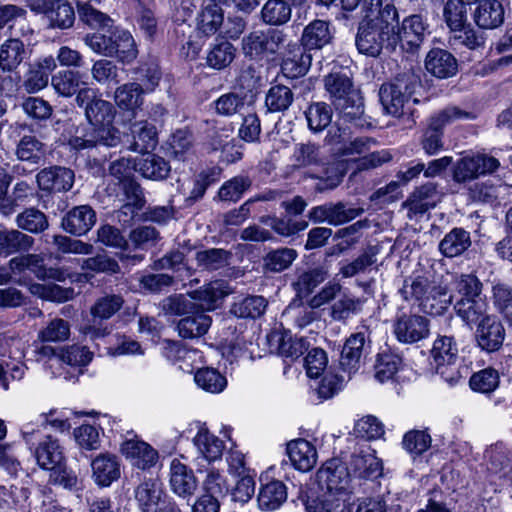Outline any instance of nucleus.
<instances>
[{"mask_svg":"<svg viewBox=\"0 0 512 512\" xmlns=\"http://www.w3.org/2000/svg\"><path fill=\"white\" fill-rule=\"evenodd\" d=\"M116 110L112 103L102 98L94 100L85 109V117L92 126L83 135H75L69 145L75 150H84L104 145L115 147L120 143V132L113 126Z\"/></svg>","mask_w":512,"mask_h":512,"instance_id":"obj_1","label":"nucleus"},{"mask_svg":"<svg viewBox=\"0 0 512 512\" xmlns=\"http://www.w3.org/2000/svg\"><path fill=\"white\" fill-rule=\"evenodd\" d=\"M324 88L343 123L359 129L369 126L364 115L363 98L354 89L350 77L342 72H331L324 78Z\"/></svg>","mask_w":512,"mask_h":512,"instance_id":"obj_2","label":"nucleus"},{"mask_svg":"<svg viewBox=\"0 0 512 512\" xmlns=\"http://www.w3.org/2000/svg\"><path fill=\"white\" fill-rule=\"evenodd\" d=\"M419 85L417 77L410 72L399 74L393 80L383 83L379 89V99L385 113L399 118L410 111V104L419 102L413 98Z\"/></svg>","mask_w":512,"mask_h":512,"instance_id":"obj_3","label":"nucleus"},{"mask_svg":"<svg viewBox=\"0 0 512 512\" xmlns=\"http://www.w3.org/2000/svg\"><path fill=\"white\" fill-rule=\"evenodd\" d=\"M476 115L472 112L462 110L456 106L447 107L434 114L430 120L428 128L425 130L421 146L429 156L435 155L443 148L442 136L443 128L458 120H473Z\"/></svg>","mask_w":512,"mask_h":512,"instance_id":"obj_4","label":"nucleus"},{"mask_svg":"<svg viewBox=\"0 0 512 512\" xmlns=\"http://www.w3.org/2000/svg\"><path fill=\"white\" fill-rule=\"evenodd\" d=\"M316 481L323 493L341 495L350 492L351 475L340 459L327 460L316 473Z\"/></svg>","mask_w":512,"mask_h":512,"instance_id":"obj_5","label":"nucleus"},{"mask_svg":"<svg viewBox=\"0 0 512 512\" xmlns=\"http://www.w3.org/2000/svg\"><path fill=\"white\" fill-rule=\"evenodd\" d=\"M356 46L361 54L371 57H377L383 48L388 51L396 50L394 36H390L388 30L385 32L369 21L360 24L356 35Z\"/></svg>","mask_w":512,"mask_h":512,"instance_id":"obj_6","label":"nucleus"},{"mask_svg":"<svg viewBox=\"0 0 512 512\" xmlns=\"http://www.w3.org/2000/svg\"><path fill=\"white\" fill-rule=\"evenodd\" d=\"M500 163L498 159L486 154L467 155L459 159L453 169L455 182L471 181L486 173L494 172Z\"/></svg>","mask_w":512,"mask_h":512,"instance_id":"obj_7","label":"nucleus"},{"mask_svg":"<svg viewBox=\"0 0 512 512\" xmlns=\"http://www.w3.org/2000/svg\"><path fill=\"white\" fill-rule=\"evenodd\" d=\"M8 266L13 278H17V276L28 270L38 279L65 280V272L59 268H47L44 265V257L41 254H23L13 257L9 260Z\"/></svg>","mask_w":512,"mask_h":512,"instance_id":"obj_8","label":"nucleus"},{"mask_svg":"<svg viewBox=\"0 0 512 512\" xmlns=\"http://www.w3.org/2000/svg\"><path fill=\"white\" fill-rule=\"evenodd\" d=\"M428 34V24L423 17L418 14L410 15L404 18L398 31L394 33L396 47L400 45L402 50L414 53Z\"/></svg>","mask_w":512,"mask_h":512,"instance_id":"obj_9","label":"nucleus"},{"mask_svg":"<svg viewBox=\"0 0 512 512\" xmlns=\"http://www.w3.org/2000/svg\"><path fill=\"white\" fill-rule=\"evenodd\" d=\"M285 35L278 30H256L242 40V49L246 56L257 58L265 53H275L284 42Z\"/></svg>","mask_w":512,"mask_h":512,"instance_id":"obj_10","label":"nucleus"},{"mask_svg":"<svg viewBox=\"0 0 512 512\" xmlns=\"http://www.w3.org/2000/svg\"><path fill=\"white\" fill-rule=\"evenodd\" d=\"M396 338L403 343H415L429 335V321L420 315L402 314L393 325Z\"/></svg>","mask_w":512,"mask_h":512,"instance_id":"obj_11","label":"nucleus"},{"mask_svg":"<svg viewBox=\"0 0 512 512\" xmlns=\"http://www.w3.org/2000/svg\"><path fill=\"white\" fill-rule=\"evenodd\" d=\"M74 180V172L62 166L44 168L36 175L39 189L49 193L69 191L73 187Z\"/></svg>","mask_w":512,"mask_h":512,"instance_id":"obj_12","label":"nucleus"},{"mask_svg":"<svg viewBox=\"0 0 512 512\" xmlns=\"http://www.w3.org/2000/svg\"><path fill=\"white\" fill-rule=\"evenodd\" d=\"M369 337V330L366 325H361L360 330L356 333H353L345 342L339 364L341 369L344 372H347L349 375L355 371L360 366V360L362 358L365 343L367 338Z\"/></svg>","mask_w":512,"mask_h":512,"instance_id":"obj_13","label":"nucleus"},{"mask_svg":"<svg viewBox=\"0 0 512 512\" xmlns=\"http://www.w3.org/2000/svg\"><path fill=\"white\" fill-rule=\"evenodd\" d=\"M169 484L172 492L183 499L191 498L198 488L193 470L176 458L170 463Z\"/></svg>","mask_w":512,"mask_h":512,"instance_id":"obj_14","label":"nucleus"},{"mask_svg":"<svg viewBox=\"0 0 512 512\" xmlns=\"http://www.w3.org/2000/svg\"><path fill=\"white\" fill-rule=\"evenodd\" d=\"M505 336L502 323L494 316H485L478 323L476 338L478 345L488 352L498 350Z\"/></svg>","mask_w":512,"mask_h":512,"instance_id":"obj_15","label":"nucleus"},{"mask_svg":"<svg viewBox=\"0 0 512 512\" xmlns=\"http://www.w3.org/2000/svg\"><path fill=\"white\" fill-rule=\"evenodd\" d=\"M311 65V55L297 43H289L286 47L281 64V70L285 77L295 79L303 76Z\"/></svg>","mask_w":512,"mask_h":512,"instance_id":"obj_16","label":"nucleus"},{"mask_svg":"<svg viewBox=\"0 0 512 512\" xmlns=\"http://www.w3.org/2000/svg\"><path fill=\"white\" fill-rule=\"evenodd\" d=\"M134 497L142 512H153L167 495L158 478H148L135 488Z\"/></svg>","mask_w":512,"mask_h":512,"instance_id":"obj_17","label":"nucleus"},{"mask_svg":"<svg viewBox=\"0 0 512 512\" xmlns=\"http://www.w3.org/2000/svg\"><path fill=\"white\" fill-rule=\"evenodd\" d=\"M120 450L134 466L140 469H146L155 465L158 459L157 451L148 443L139 440L136 437L127 438L121 444Z\"/></svg>","mask_w":512,"mask_h":512,"instance_id":"obj_18","label":"nucleus"},{"mask_svg":"<svg viewBox=\"0 0 512 512\" xmlns=\"http://www.w3.org/2000/svg\"><path fill=\"white\" fill-rule=\"evenodd\" d=\"M96 223V213L89 205L71 209L62 219V228L76 236L86 234Z\"/></svg>","mask_w":512,"mask_h":512,"instance_id":"obj_19","label":"nucleus"},{"mask_svg":"<svg viewBox=\"0 0 512 512\" xmlns=\"http://www.w3.org/2000/svg\"><path fill=\"white\" fill-rule=\"evenodd\" d=\"M92 478L98 486L107 487L120 477V462L111 453H101L91 462Z\"/></svg>","mask_w":512,"mask_h":512,"instance_id":"obj_20","label":"nucleus"},{"mask_svg":"<svg viewBox=\"0 0 512 512\" xmlns=\"http://www.w3.org/2000/svg\"><path fill=\"white\" fill-rule=\"evenodd\" d=\"M425 68L433 76L445 79L456 74L458 64L456 58L447 50L435 48L428 52Z\"/></svg>","mask_w":512,"mask_h":512,"instance_id":"obj_21","label":"nucleus"},{"mask_svg":"<svg viewBox=\"0 0 512 512\" xmlns=\"http://www.w3.org/2000/svg\"><path fill=\"white\" fill-rule=\"evenodd\" d=\"M350 465L360 478L376 479L382 475V462L370 448L355 451L351 456Z\"/></svg>","mask_w":512,"mask_h":512,"instance_id":"obj_22","label":"nucleus"},{"mask_svg":"<svg viewBox=\"0 0 512 512\" xmlns=\"http://www.w3.org/2000/svg\"><path fill=\"white\" fill-rule=\"evenodd\" d=\"M472 244L471 236L463 228H453L439 242L438 249L446 258H454L464 254Z\"/></svg>","mask_w":512,"mask_h":512,"instance_id":"obj_23","label":"nucleus"},{"mask_svg":"<svg viewBox=\"0 0 512 512\" xmlns=\"http://www.w3.org/2000/svg\"><path fill=\"white\" fill-rule=\"evenodd\" d=\"M236 57L235 46L224 38H216L206 54V64L209 68L223 70L230 66Z\"/></svg>","mask_w":512,"mask_h":512,"instance_id":"obj_24","label":"nucleus"},{"mask_svg":"<svg viewBox=\"0 0 512 512\" xmlns=\"http://www.w3.org/2000/svg\"><path fill=\"white\" fill-rule=\"evenodd\" d=\"M37 464L47 470L59 467L64 460L63 450L57 439L47 435L35 449Z\"/></svg>","mask_w":512,"mask_h":512,"instance_id":"obj_25","label":"nucleus"},{"mask_svg":"<svg viewBox=\"0 0 512 512\" xmlns=\"http://www.w3.org/2000/svg\"><path fill=\"white\" fill-rule=\"evenodd\" d=\"M287 453L293 466L303 472L311 470L317 461L315 448L304 439L290 442Z\"/></svg>","mask_w":512,"mask_h":512,"instance_id":"obj_26","label":"nucleus"},{"mask_svg":"<svg viewBox=\"0 0 512 512\" xmlns=\"http://www.w3.org/2000/svg\"><path fill=\"white\" fill-rule=\"evenodd\" d=\"M34 242L33 237L19 229L0 230V255L7 257L18 252L29 251Z\"/></svg>","mask_w":512,"mask_h":512,"instance_id":"obj_27","label":"nucleus"},{"mask_svg":"<svg viewBox=\"0 0 512 512\" xmlns=\"http://www.w3.org/2000/svg\"><path fill=\"white\" fill-rule=\"evenodd\" d=\"M133 142L129 149L138 153H146L157 145V131L154 125L147 121L135 122L131 125Z\"/></svg>","mask_w":512,"mask_h":512,"instance_id":"obj_28","label":"nucleus"},{"mask_svg":"<svg viewBox=\"0 0 512 512\" xmlns=\"http://www.w3.org/2000/svg\"><path fill=\"white\" fill-rule=\"evenodd\" d=\"M27 56L24 43L17 38H10L0 46V69L12 72L18 68Z\"/></svg>","mask_w":512,"mask_h":512,"instance_id":"obj_29","label":"nucleus"},{"mask_svg":"<svg viewBox=\"0 0 512 512\" xmlns=\"http://www.w3.org/2000/svg\"><path fill=\"white\" fill-rule=\"evenodd\" d=\"M476 24L483 29H494L504 21V9L497 0H486L481 3L474 13Z\"/></svg>","mask_w":512,"mask_h":512,"instance_id":"obj_30","label":"nucleus"},{"mask_svg":"<svg viewBox=\"0 0 512 512\" xmlns=\"http://www.w3.org/2000/svg\"><path fill=\"white\" fill-rule=\"evenodd\" d=\"M227 295L223 285L220 282L209 283L189 294L191 299L196 302L197 310L202 312L214 310L218 302Z\"/></svg>","mask_w":512,"mask_h":512,"instance_id":"obj_31","label":"nucleus"},{"mask_svg":"<svg viewBox=\"0 0 512 512\" xmlns=\"http://www.w3.org/2000/svg\"><path fill=\"white\" fill-rule=\"evenodd\" d=\"M292 16V7L287 0H267L261 8L263 23L270 26L286 24Z\"/></svg>","mask_w":512,"mask_h":512,"instance_id":"obj_32","label":"nucleus"},{"mask_svg":"<svg viewBox=\"0 0 512 512\" xmlns=\"http://www.w3.org/2000/svg\"><path fill=\"white\" fill-rule=\"evenodd\" d=\"M487 302L485 297L480 298H460L454 304V310L465 323H479L484 318L487 311Z\"/></svg>","mask_w":512,"mask_h":512,"instance_id":"obj_33","label":"nucleus"},{"mask_svg":"<svg viewBox=\"0 0 512 512\" xmlns=\"http://www.w3.org/2000/svg\"><path fill=\"white\" fill-rule=\"evenodd\" d=\"M453 296L446 286L432 285L420 309L430 315L443 314L452 303Z\"/></svg>","mask_w":512,"mask_h":512,"instance_id":"obj_34","label":"nucleus"},{"mask_svg":"<svg viewBox=\"0 0 512 512\" xmlns=\"http://www.w3.org/2000/svg\"><path fill=\"white\" fill-rule=\"evenodd\" d=\"M144 94L140 83L129 82L116 88L114 99L119 108L134 112L142 106Z\"/></svg>","mask_w":512,"mask_h":512,"instance_id":"obj_35","label":"nucleus"},{"mask_svg":"<svg viewBox=\"0 0 512 512\" xmlns=\"http://www.w3.org/2000/svg\"><path fill=\"white\" fill-rule=\"evenodd\" d=\"M210 325L211 318L204 312L195 309L194 313L179 320L177 329L182 338H195L206 334Z\"/></svg>","mask_w":512,"mask_h":512,"instance_id":"obj_36","label":"nucleus"},{"mask_svg":"<svg viewBox=\"0 0 512 512\" xmlns=\"http://www.w3.org/2000/svg\"><path fill=\"white\" fill-rule=\"evenodd\" d=\"M193 442L199 453L208 461H215L222 456L224 442L205 427L198 430Z\"/></svg>","mask_w":512,"mask_h":512,"instance_id":"obj_37","label":"nucleus"},{"mask_svg":"<svg viewBox=\"0 0 512 512\" xmlns=\"http://www.w3.org/2000/svg\"><path fill=\"white\" fill-rule=\"evenodd\" d=\"M135 164V170L143 177L152 180H162L170 172V166L162 157L148 152Z\"/></svg>","mask_w":512,"mask_h":512,"instance_id":"obj_38","label":"nucleus"},{"mask_svg":"<svg viewBox=\"0 0 512 512\" xmlns=\"http://www.w3.org/2000/svg\"><path fill=\"white\" fill-rule=\"evenodd\" d=\"M286 499V486L280 481H271L261 487L258 494V505L262 510L273 511L278 509Z\"/></svg>","mask_w":512,"mask_h":512,"instance_id":"obj_39","label":"nucleus"},{"mask_svg":"<svg viewBox=\"0 0 512 512\" xmlns=\"http://www.w3.org/2000/svg\"><path fill=\"white\" fill-rule=\"evenodd\" d=\"M15 223L19 229L31 234H40L49 228L48 217L35 207L25 208L17 214Z\"/></svg>","mask_w":512,"mask_h":512,"instance_id":"obj_40","label":"nucleus"},{"mask_svg":"<svg viewBox=\"0 0 512 512\" xmlns=\"http://www.w3.org/2000/svg\"><path fill=\"white\" fill-rule=\"evenodd\" d=\"M331 40V33L327 22L315 20L305 27L301 42L303 48L320 49Z\"/></svg>","mask_w":512,"mask_h":512,"instance_id":"obj_41","label":"nucleus"},{"mask_svg":"<svg viewBox=\"0 0 512 512\" xmlns=\"http://www.w3.org/2000/svg\"><path fill=\"white\" fill-rule=\"evenodd\" d=\"M458 356V347L450 336L438 337L431 349L432 364L434 366L453 365L456 363Z\"/></svg>","mask_w":512,"mask_h":512,"instance_id":"obj_42","label":"nucleus"},{"mask_svg":"<svg viewBox=\"0 0 512 512\" xmlns=\"http://www.w3.org/2000/svg\"><path fill=\"white\" fill-rule=\"evenodd\" d=\"M83 75L74 70H62L51 78L55 92L62 97H72L83 84Z\"/></svg>","mask_w":512,"mask_h":512,"instance_id":"obj_43","label":"nucleus"},{"mask_svg":"<svg viewBox=\"0 0 512 512\" xmlns=\"http://www.w3.org/2000/svg\"><path fill=\"white\" fill-rule=\"evenodd\" d=\"M123 305L124 299L120 294H104L90 307V314L94 320H108L120 311Z\"/></svg>","mask_w":512,"mask_h":512,"instance_id":"obj_44","label":"nucleus"},{"mask_svg":"<svg viewBox=\"0 0 512 512\" xmlns=\"http://www.w3.org/2000/svg\"><path fill=\"white\" fill-rule=\"evenodd\" d=\"M431 287L427 277L411 276L404 280L399 293L405 301H414L420 307Z\"/></svg>","mask_w":512,"mask_h":512,"instance_id":"obj_45","label":"nucleus"},{"mask_svg":"<svg viewBox=\"0 0 512 512\" xmlns=\"http://www.w3.org/2000/svg\"><path fill=\"white\" fill-rule=\"evenodd\" d=\"M297 256V251L292 248L271 250L263 258V268L272 273L282 272L292 265Z\"/></svg>","mask_w":512,"mask_h":512,"instance_id":"obj_46","label":"nucleus"},{"mask_svg":"<svg viewBox=\"0 0 512 512\" xmlns=\"http://www.w3.org/2000/svg\"><path fill=\"white\" fill-rule=\"evenodd\" d=\"M436 195V185L429 182L415 189L408 198L406 205L413 213H425L434 206Z\"/></svg>","mask_w":512,"mask_h":512,"instance_id":"obj_47","label":"nucleus"},{"mask_svg":"<svg viewBox=\"0 0 512 512\" xmlns=\"http://www.w3.org/2000/svg\"><path fill=\"white\" fill-rule=\"evenodd\" d=\"M332 116V108L325 102L312 103L305 111L308 127L313 132H321L327 128L332 121Z\"/></svg>","mask_w":512,"mask_h":512,"instance_id":"obj_48","label":"nucleus"},{"mask_svg":"<svg viewBox=\"0 0 512 512\" xmlns=\"http://www.w3.org/2000/svg\"><path fill=\"white\" fill-rule=\"evenodd\" d=\"M194 381L197 386L206 392L217 394L227 386L226 378L211 367L200 368L195 372Z\"/></svg>","mask_w":512,"mask_h":512,"instance_id":"obj_49","label":"nucleus"},{"mask_svg":"<svg viewBox=\"0 0 512 512\" xmlns=\"http://www.w3.org/2000/svg\"><path fill=\"white\" fill-rule=\"evenodd\" d=\"M345 133L329 134V142L331 144H339L337 153L341 156H352L356 154H362L370 149L371 144L375 141L369 137H356L349 142H345Z\"/></svg>","mask_w":512,"mask_h":512,"instance_id":"obj_50","label":"nucleus"},{"mask_svg":"<svg viewBox=\"0 0 512 512\" xmlns=\"http://www.w3.org/2000/svg\"><path fill=\"white\" fill-rule=\"evenodd\" d=\"M379 250L376 246H368L355 260L344 264L340 268V274L344 278H351L357 274L364 273L377 261Z\"/></svg>","mask_w":512,"mask_h":512,"instance_id":"obj_51","label":"nucleus"},{"mask_svg":"<svg viewBox=\"0 0 512 512\" xmlns=\"http://www.w3.org/2000/svg\"><path fill=\"white\" fill-rule=\"evenodd\" d=\"M294 101L292 90L285 85H274L266 94L265 105L270 112H284Z\"/></svg>","mask_w":512,"mask_h":512,"instance_id":"obj_52","label":"nucleus"},{"mask_svg":"<svg viewBox=\"0 0 512 512\" xmlns=\"http://www.w3.org/2000/svg\"><path fill=\"white\" fill-rule=\"evenodd\" d=\"M137 56L135 41L130 32L114 31L113 52L110 57H116L122 62H131Z\"/></svg>","mask_w":512,"mask_h":512,"instance_id":"obj_53","label":"nucleus"},{"mask_svg":"<svg viewBox=\"0 0 512 512\" xmlns=\"http://www.w3.org/2000/svg\"><path fill=\"white\" fill-rule=\"evenodd\" d=\"M224 14L217 4L207 5L199 15L198 30L206 36L215 34L223 25Z\"/></svg>","mask_w":512,"mask_h":512,"instance_id":"obj_54","label":"nucleus"},{"mask_svg":"<svg viewBox=\"0 0 512 512\" xmlns=\"http://www.w3.org/2000/svg\"><path fill=\"white\" fill-rule=\"evenodd\" d=\"M251 185L252 181L249 177L235 176L222 184L217 196L223 202H237Z\"/></svg>","mask_w":512,"mask_h":512,"instance_id":"obj_55","label":"nucleus"},{"mask_svg":"<svg viewBox=\"0 0 512 512\" xmlns=\"http://www.w3.org/2000/svg\"><path fill=\"white\" fill-rule=\"evenodd\" d=\"M230 252L220 248H210L196 252L198 267L203 270H218L228 264Z\"/></svg>","mask_w":512,"mask_h":512,"instance_id":"obj_56","label":"nucleus"},{"mask_svg":"<svg viewBox=\"0 0 512 512\" xmlns=\"http://www.w3.org/2000/svg\"><path fill=\"white\" fill-rule=\"evenodd\" d=\"M327 278V270L323 267H317L301 273L293 285L299 295L307 296Z\"/></svg>","mask_w":512,"mask_h":512,"instance_id":"obj_57","label":"nucleus"},{"mask_svg":"<svg viewBox=\"0 0 512 512\" xmlns=\"http://www.w3.org/2000/svg\"><path fill=\"white\" fill-rule=\"evenodd\" d=\"M267 307V301L262 296H249L232 305L231 312L241 318H257Z\"/></svg>","mask_w":512,"mask_h":512,"instance_id":"obj_58","label":"nucleus"},{"mask_svg":"<svg viewBox=\"0 0 512 512\" xmlns=\"http://www.w3.org/2000/svg\"><path fill=\"white\" fill-rule=\"evenodd\" d=\"M52 28L68 29L75 21V12L66 0H58L54 8L46 14Z\"/></svg>","mask_w":512,"mask_h":512,"instance_id":"obj_59","label":"nucleus"},{"mask_svg":"<svg viewBox=\"0 0 512 512\" xmlns=\"http://www.w3.org/2000/svg\"><path fill=\"white\" fill-rule=\"evenodd\" d=\"M467 1L448 0L444 7V18L450 28V33L462 28L467 21Z\"/></svg>","mask_w":512,"mask_h":512,"instance_id":"obj_60","label":"nucleus"},{"mask_svg":"<svg viewBox=\"0 0 512 512\" xmlns=\"http://www.w3.org/2000/svg\"><path fill=\"white\" fill-rule=\"evenodd\" d=\"M449 44L454 48L467 47L471 50L477 49L484 44L482 33L476 32L470 26H463L453 32L449 36Z\"/></svg>","mask_w":512,"mask_h":512,"instance_id":"obj_61","label":"nucleus"},{"mask_svg":"<svg viewBox=\"0 0 512 512\" xmlns=\"http://www.w3.org/2000/svg\"><path fill=\"white\" fill-rule=\"evenodd\" d=\"M78 14L81 21L92 29L110 28L112 19L105 13L95 9L90 3H78Z\"/></svg>","mask_w":512,"mask_h":512,"instance_id":"obj_62","label":"nucleus"},{"mask_svg":"<svg viewBox=\"0 0 512 512\" xmlns=\"http://www.w3.org/2000/svg\"><path fill=\"white\" fill-rule=\"evenodd\" d=\"M37 336L40 342H63L70 336V325L64 319L55 318L41 329Z\"/></svg>","mask_w":512,"mask_h":512,"instance_id":"obj_63","label":"nucleus"},{"mask_svg":"<svg viewBox=\"0 0 512 512\" xmlns=\"http://www.w3.org/2000/svg\"><path fill=\"white\" fill-rule=\"evenodd\" d=\"M278 352L281 356L297 359L303 355L308 349V342L304 338L293 337L288 333H284L278 337Z\"/></svg>","mask_w":512,"mask_h":512,"instance_id":"obj_64","label":"nucleus"}]
</instances>
